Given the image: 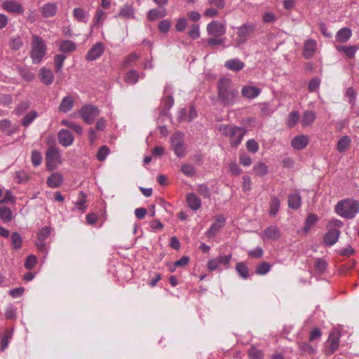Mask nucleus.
<instances>
[{
  "label": "nucleus",
  "instance_id": "a19ab883",
  "mask_svg": "<svg viewBox=\"0 0 359 359\" xmlns=\"http://www.w3.org/2000/svg\"><path fill=\"white\" fill-rule=\"evenodd\" d=\"M118 16L125 18H132L134 16L133 9L130 5H125L123 6L119 13Z\"/></svg>",
  "mask_w": 359,
  "mask_h": 359
},
{
  "label": "nucleus",
  "instance_id": "b1692460",
  "mask_svg": "<svg viewBox=\"0 0 359 359\" xmlns=\"http://www.w3.org/2000/svg\"><path fill=\"white\" fill-rule=\"evenodd\" d=\"M351 34L352 32L349 28L343 27L337 32L335 39L337 42L344 43L349 40Z\"/></svg>",
  "mask_w": 359,
  "mask_h": 359
},
{
  "label": "nucleus",
  "instance_id": "6e6d98bb",
  "mask_svg": "<svg viewBox=\"0 0 359 359\" xmlns=\"http://www.w3.org/2000/svg\"><path fill=\"white\" fill-rule=\"evenodd\" d=\"M246 148L249 151L255 154L259 150V144L254 139H251L247 141Z\"/></svg>",
  "mask_w": 359,
  "mask_h": 359
},
{
  "label": "nucleus",
  "instance_id": "8fccbe9b",
  "mask_svg": "<svg viewBox=\"0 0 359 359\" xmlns=\"http://www.w3.org/2000/svg\"><path fill=\"white\" fill-rule=\"evenodd\" d=\"M30 107V103L28 101L21 102L15 109V114L20 116Z\"/></svg>",
  "mask_w": 359,
  "mask_h": 359
},
{
  "label": "nucleus",
  "instance_id": "4be33fe9",
  "mask_svg": "<svg viewBox=\"0 0 359 359\" xmlns=\"http://www.w3.org/2000/svg\"><path fill=\"white\" fill-rule=\"evenodd\" d=\"M168 15V11L164 7L154 8L149 11L147 18L149 21H154L158 18H163Z\"/></svg>",
  "mask_w": 359,
  "mask_h": 359
},
{
  "label": "nucleus",
  "instance_id": "1a4fd4ad",
  "mask_svg": "<svg viewBox=\"0 0 359 359\" xmlns=\"http://www.w3.org/2000/svg\"><path fill=\"white\" fill-rule=\"evenodd\" d=\"M207 32L209 35H212L215 37L222 36L226 32V27L223 23L217 20H213L208 24Z\"/></svg>",
  "mask_w": 359,
  "mask_h": 359
},
{
  "label": "nucleus",
  "instance_id": "e433bc0d",
  "mask_svg": "<svg viewBox=\"0 0 359 359\" xmlns=\"http://www.w3.org/2000/svg\"><path fill=\"white\" fill-rule=\"evenodd\" d=\"M280 208V201L276 196H271L269 205V215L271 216H275Z\"/></svg>",
  "mask_w": 359,
  "mask_h": 359
},
{
  "label": "nucleus",
  "instance_id": "ddd939ff",
  "mask_svg": "<svg viewBox=\"0 0 359 359\" xmlns=\"http://www.w3.org/2000/svg\"><path fill=\"white\" fill-rule=\"evenodd\" d=\"M57 139L59 143L65 147H69L74 142L72 134L65 129H62L58 132Z\"/></svg>",
  "mask_w": 359,
  "mask_h": 359
},
{
  "label": "nucleus",
  "instance_id": "a878e982",
  "mask_svg": "<svg viewBox=\"0 0 359 359\" xmlns=\"http://www.w3.org/2000/svg\"><path fill=\"white\" fill-rule=\"evenodd\" d=\"M224 66L229 70L238 72L245 67V63L238 59H231L225 62Z\"/></svg>",
  "mask_w": 359,
  "mask_h": 359
},
{
  "label": "nucleus",
  "instance_id": "f257e3e1",
  "mask_svg": "<svg viewBox=\"0 0 359 359\" xmlns=\"http://www.w3.org/2000/svg\"><path fill=\"white\" fill-rule=\"evenodd\" d=\"M217 92L219 100L226 106L233 105L239 98L238 89L228 78L224 77L218 81Z\"/></svg>",
  "mask_w": 359,
  "mask_h": 359
},
{
  "label": "nucleus",
  "instance_id": "412c9836",
  "mask_svg": "<svg viewBox=\"0 0 359 359\" xmlns=\"http://www.w3.org/2000/svg\"><path fill=\"white\" fill-rule=\"evenodd\" d=\"M309 143L307 136L301 135L294 137L291 140V146L297 150H301L305 148Z\"/></svg>",
  "mask_w": 359,
  "mask_h": 359
},
{
  "label": "nucleus",
  "instance_id": "473e14b6",
  "mask_svg": "<svg viewBox=\"0 0 359 359\" xmlns=\"http://www.w3.org/2000/svg\"><path fill=\"white\" fill-rule=\"evenodd\" d=\"M316 118V113L313 111H306L304 113L302 123L304 126L312 124Z\"/></svg>",
  "mask_w": 359,
  "mask_h": 359
},
{
  "label": "nucleus",
  "instance_id": "052dcab7",
  "mask_svg": "<svg viewBox=\"0 0 359 359\" xmlns=\"http://www.w3.org/2000/svg\"><path fill=\"white\" fill-rule=\"evenodd\" d=\"M36 262L37 259L34 255H29L25 262V267L27 269H32L35 266Z\"/></svg>",
  "mask_w": 359,
  "mask_h": 359
},
{
  "label": "nucleus",
  "instance_id": "6e6552de",
  "mask_svg": "<svg viewBox=\"0 0 359 359\" xmlns=\"http://www.w3.org/2000/svg\"><path fill=\"white\" fill-rule=\"evenodd\" d=\"M339 344V336L334 332L330 333L327 340L325 343V354L327 355L333 354L338 349Z\"/></svg>",
  "mask_w": 359,
  "mask_h": 359
},
{
  "label": "nucleus",
  "instance_id": "a18cd8bd",
  "mask_svg": "<svg viewBox=\"0 0 359 359\" xmlns=\"http://www.w3.org/2000/svg\"><path fill=\"white\" fill-rule=\"evenodd\" d=\"M13 337V331L6 330L4 332V337L2 338L1 341V351H4L8 346L9 341Z\"/></svg>",
  "mask_w": 359,
  "mask_h": 359
},
{
  "label": "nucleus",
  "instance_id": "de8ad7c7",
  "mask_svg": "<svg viewBox=\"0 0 359 359\" xmlns=\"http://www.w3.org/2000/svg\"><path fill=\"white\" fill-rule=\"evenodd\" d=\"M50 234V228L45 226L41 228L37 233V238L39 241H43Z\"/></svg>",
  "mask_w": 359,
  "mask_h": 359
},
{
  "label": "nucleus",
  "instance_id": "3c124183",
  "mask_svg": "<svg viewBox=\"0 0 359 359\" xmlns=\"http://www.w3.org/2000/svg\"><path fill=\"white\" fill-rule=\"evenodd\" d=\"M66 58V56L64 55H56L54 57L55 65V72H58L61 70L63 67V62Z\"/></svg>",
  "mask_w": 359,
  "mask_h": 359
},
{
  "label": "nucleus",
  "instance_id": "9d476101",
  "mask_svg": "<svg viewBox=\"0 0 359 359\" xmlns=\"http://www.w3.org/2000/svg\"><path fill=\"white\" fill-rule=\"evenodd\" d=\"M104 51V46L102 42L95 43L88 51L86 55L87 61H94L99 58Z\"/></svg>",
  "mask_w": 359,
  "mask_h": 359
},
{
  "label": "nucleus",
  "instance_id": "c756f323",
  "mask_svg": "<svg viewBox=\"0 0 359 359\" xmlns=\"http://www.w3.org/2000/svg\"><path fill=\"white\" fill-rule=\"evenodd\" d=\"M39 114L36 110H32L27 113L21 120V124L24 127H28L37 117Z\"/></svg>",
  "mask_w": 359,
  "mask_h": 359
},
{
  "label": "nucleus",
  "instance_id": "7c9ffc66",
  "mask_svg": "<svg viewBox=\"0 0 359 359\" xmlns=\"http://www.w3.org/2000/svg\"><path fill=\"white\" fill-rule=\"evenodd\" d=\"M73 15L79 22L86 23L88 21V13L81 8H75Z\"/></svg>",
  "mask_w": 359,
  "mask_h": 359
},
{
  "label": "nucleus",
  "instance_id": "4468645a",
  "mask_svg": "<svg viewBox=\"0 0 359 359\" xmlns=\"http://www.w3.org/2000/svg\"><path fill=\"white\" fill-rule=\"evenodd\" d=\"M317 48V43L314 39H310L305 41L303 50V56L306 59L311 58Z\"/></svg>",
  "mask_w": 359,
  "mask_h": 359
},
{
  "label": "nucleus",
  "instance_id": "423d86ee",
  "mask_svg": "<svg viewBox=\"0 0 359 359\" xmlns=\"http://www.w3.org/2000/svg\"><path fill=\"white\" fill-rule=\"evenodd\" d=\"M100 113V109L91 104L83 106L79 111L80 116L87 124H92Z\"/></svg>",
  "mask_w": 359,
  "mask_h": 359
},
{
  "label": "nucleus",
  "instance_id": "393cba45",
  "mask_svg": "<svg viewBox=\"0 0 359 359\" xmlns=\"http://www.w3.org/2000/svg\"><path fill=\"white\" fill-rule=\"evenodd\" d=\"M63 182V177L60 172L53 173L47 180V184L50 188L59 187Z\"/></svg>",
  "mask_w": 359,
  "mask_h": 359
},
{
  "label": "nucleus",
  "instance_id": "ea45409f",
  "mask_svg": "<svg viewBox=\"0 0 359 359\" xmlns=\"http://www.w3.org/2000/svg\"><path fill=\"white\" fill-rule=\"evenodd\" d=\"M271 269V264L266 262H263L260 264L257 265L256 268V273L259 276L266 275L270 271Z\"/></svg>",
  "mask_w": 359,
  "mask_h": 359
},
{
  "label": "nucleus",
  "instance_id": "c03bdc74",
  "mask_svg": "<svg viewBox=\"0 0 359 359\" xmlns=\"http://www.w3.org/2000/svg\"><path fill=\"white\" fill-rule=\"evenodd\" d=\"M253 170L255 175L258 176L265 175L268 172V167L264 163H259L254 166Z\"/></svg>",
  "mask_w": 359,
  "mask_h": 359
},
{
  "label": "nucleus",
  "instance_id": "f03ea898",
  "mask_svg": "<svg viewBox=\"0 0 359 359\" xmlns=\"http://www.w3.org/2000/svg\"><path fill=\"white\" fill-rule=\"evenodd\" d=\"M335 211L342 217L352 219L359 211V203L353 198L340 201L336 205Z\"/></svg>",
  "mask_w": 359,
  "mask_h": 359
},
{
  "label": "nucleus",
  "instance_id": "0eeeda50",
  "mask_svg": "<svg viewBox=\"0 0 359 359\" xmlns=\"http://www.w3.org/2000/svg\"><path fill=\"white\" fill-rule=\"evenodd\" d=\"M171 147L175 154L182 158L185 155V147L184 142V135L180 132H175L171 137Z\"/></svg>",
  "mask_w": 359,
  "mask_h": 359
},
{
  "label": "nucleus",
  "instance_id": "7ed1b4c3",
  "mask_svg": "<svg viewBox=\"0 0 359 359\" xmlns=\"http://www.w3.org/2000/svg\"><path fill=\"white\" fill-rule=\"evenodd\" d=\"M32 39L30 57L33 63L39 64L46 55V46L43 39L39 36L34 35Z\"/></svg>",
  "mask_w": 359,
  "mask_h": 359
},
{
  "label": "nucleus",
  "instance_id": "cd10ccee",
  "mask_svg": "<svg viewBox=\"0 0 359 359\" xmlns=\"http://www.w3.org/2000/svg\"><path fill=\"white\" fill-rule=\"evenodd\" d=\"M74 105V100L72 97L69 96L65 97L60 106L59 109L60 111L66 113L72 109Z\"/></svg>",
  "mask_w": 359,
  "mask_h": 359
},
{
  "label": "nucleus",
  "instance_id": "69168bd1",
  "mask_svg": "<svg viewBox=\"0 0 359 359\" xmlns=\"http://www.w3.org/2000/svg\"><path fill=\"white\" fill-rule=\"evenodd\" d=\"M217 259L219 261V264H223L226 266V268L229 267L230 261L231 259V255H220L217 257Z\"/></svg>",
  "mask_w": 359,
  "mask_h": 359
},
{
  "label": "nucleus",
  "instance_id": "49530a36",
  "mask_svg": "<svg viewBox=\"0 0 359 359\" xmlns=\"http://www.w3.org/2000/svg\"><path fill=\"white\" fill-rule=\"evenodd\" d=\"M31 161H32V164L35 167L40 165L41 163V161H42L41 154L36 150L32 151V156H31Z\"/></svg>",
  "mask_w": 359,
  "mask_h": 359
},
{
  "label": "nucleus",
  "instance_id": "39448f33",
  "mask_svg": "<svg viewBox=\"0 0 359 359\" xmlns=\"http://www.w3.org/2000/svg\"><path fill=\"white\" fill-rule=\"evenodd\" d=\"M62 162L59 148L49 147L46 152V164L47 169L50 171L55 169Z\"/></svg>",
  "mask_w": 359,
  "mask_h": 359
},
{
  "label": "nucleus",
  "instance_id": "c9c22d12",
  "mask_svg": "<svg viewBox=\"0 0 359 359\" xmlns=\"http://www.w3.org/2000/svg\"><path fill=\"white\" fill-rule=\"evenodd\" d=\"M13 218V212L9 208H0V219L5 223L9 222Z\"/></svg>",
  "mask_w": 359,
  "mask_h": 359
},
{
  "label": "nucleus",
  "instance_id": "bf43d9fd",
  "mask_svg": "<svg viewBox=\"0 0 359 359\" xmlns=\"http://www.w3.org/2000/svg\"><path fill=\"white\" fill-rule=\"evenodd\" d=\"M171 26V22L169 20H163L158 24V29L162 33H167Z\"/></svg>",
  "mask_w": 359,
  "mask_h": 359
},
{
  "label": "nucleus",
  "instance_id": "2eb2a0df",
  "mask_svg": "<svg viewBox=\"0 0 359 359\" xmlns=\"http://www.w3.org/2000/svg\"><path fill=\"white\" fill-rule=\"evenodd\" d=\"M280 236V230L276 226H270L261 233V237L263 240L270 239L276 241Z\"/></svg>",
  "mask_w": 359,
  "mask_h": 359
},
{
  "label": "nucleus",
  "instance_id": "603ef678",
  "mask_svg": "<svg viewBox=\"0 0 359 359\" xmlns=\"http://www.w3.org/2000/svg\"><path fill=\"white\" fill-rule=\"evenodd\" d=\"M109 154V149L107 146L101 147L97 154V158L99 161L105 160L107 155Z\"/></svg>",
  "mask_w": 359,
  "mask_h": 359
},
{
  "label": "nucleus",
  "instance_id": "6ab92c4d",
  "mask_svg": "<svg viewBox=\"0 0 359 359\" xmlns=\"http://www.w3.org/2000/svg\"><path fill=\"white\" fill-rule=\"evenodd\" d=\"M40 11L43 17L51 18L57 13V6L55 3L48 2L41 8Z\"/></svg>",
  "mask_w": 359,
  "mask_h": 359
},
{
  "label": "nucleus",
  "instance_id": "338daca9",
  "mask_svg": "<svg viewBox=\"0 0 359 359\" xmlns=\"http://www.w3.org/2000/svg\"><path fill=\"white\" fill-rule=\"evenodd\" d=\"M299 348L302 351L309 354H313L316 353V349L308 343H299Z\"/></svg>",
  "mask_w": 359,
  "mask_h": 359
},
{
  "label": "nucleus",
  "instance_id": "f8f14e48",
  "mask_svg": "<svg viewBox=\"0 0 359 359\" xmlns=\"http://www.w3.org/2000/svg\"><path fill=\"white\" fill-rule=\"evenodd\" d=\"M2 8L7 12L21 14L24 12L22 4L14 0H6L3 2Z\"/></svg>",
  "mask_w": 359,
  "mask_h": 359
},
{
  "label": "nucleus",
  "instance_id": "5701e85b",
  "mask_svg": "<svg viewBox=\"0 0 359 359\" xmlns=\"http://www.w3.org/2000/svg\"><path fill=\"white\" fill-rule=\"evenodd\" d=\"M187 203L189 208L193 210H197L201 207V199L194 193L187 195Z\"/></svg>",
  "mask_w": 359,
  "mask_h": 359
},
{
  "label": "nucleus",
  "instance_id": "680f3d73",
  "mask_svg": "<svg viewBox=\"0 0 359 359\" xmlns=\"http://www.w3.org/2000/svg\"><path fill=\"white\" fill-rule=\"evenodd\" d=\"M346 96L348 98L349 103L353 106L355 102L356 93L353 88H348L346 92Z\"/></svg>",
  "mask_w": 359,
  "mask_h": 359
},
{
  "label": "nucleus",
  "instance_id": "58836bf2",
  "mask_svg": "<svg viewBox=\"0 0 359 359\" xmlns=\"http://www.w3.org/2000/svg\"><path fill=\"white\" fill-rule=\"evenodd\" d=\"M11 245L14 250H18L22 247V239L20 233L13 232L11 234Z\"/></svg>",
  "mask_w": 359,
  "mask_h": 359
},
{
  "label": "nucleus",
  "instance_id": "dca6fc26",
  "mask_svg": "<svg viewBox=\"0 0 359 359\" xmlns=\"http://www.w3.org/2000/svg\"><path fill=\"white\" fill-rule=\"evenodd\" d=\"M340 231L337 229H328V231L324 236L323 242L325 245L331 246L335 244L339 237Z\"/></svg>",
  "mask_w": 359,
  "mask_h": 359
},
{
  "label": "nucleus",
  "instance_id": "aec40b11",
  "mask_svg": "<svg viewBox=\"0 0 359 359\" xmlns=\"http://www.w3.org/2000/svg\"><path fill=\"white\" fill-rule=\"evenodd\" d=\"M39 77L45 85H50L53 82L54 75L52 71L46 67H41L39 70Z\"/></svg>",
  "mask_w": 359,
  "mask_h": 359
},
{
  "label": "nucleus",
  "instance_id": "9b49d317",
  "mask_svg": "<svg viewBox=\"0 0 359 359\" xmlns=\"http://www.w3.org/2000/svg\"><path fill=\"white\" fill-rule=\"evenodd\" d=\"M255 27L252 25L245 24L238 27L237 32V41L238 43H244L248 36L254 31Z\"/></svg>",
  "mask_w": 359,
  "mask_h": 359
},
{
  "label": "nucleus",
  "instance_id": "20e7f679",
  "mask_svg": "<svg viewBox=\"0 0 359 359\" xmlns=\"http://www.w3.org/2000/svg\"><path fill=\"white\" fill-rule=\"evenodd\" d=\"M219 130L224 135L230 138V144L234 147H237L241 144L244 137V133L242 132L241 128L238 127L222 125Z\"/></svg>",
  "mask_w": 359,
  "mask_h": 359
},
{
  "label": "nucleus",
  "instance_id": "774afa93",
  "mask_svg": "<svg viewBox=\"0 0 359 359\" xmlns=\"http://www.w3.org/2000/svg\"><path fill=\"white\" fill-rule=\"evenodd\" d=\"M343 226V222L338 219H334L329 222V223L327 225V229H339Z\"/></svg>",
  "mask_w": 359,
  "mask_h": 359
},
{
  "label": "nucleus",
  "instance_id": "f704fd0d",
  "mask_svg": "<svg viewBox=\"0 0 359 359\" xmlns=\"http://www.w3.org/2000/svg\"><path fill=\"white\" fill-rule=\"evenodd\" d=\"M140 78L139 73L136 70H130L126 73L124 81L129 84L136 83Z\"/></svg>",
  "mask_w": 359,
  "mask_h": 359
},
{
  "label": "nucleus",
  "instance_id": "09e8293b",
  "mask_svg": "<svg viewBox=\"0 0 359 359\" xmlns=\"http://www.w3.org/2000/svg\"><path fill=\"white\" fill-rule=\"evenodd\" d=\"M188 34L193 39H196L200 37V27L197 24L191 25Z\"/></svg>",
  "mask_w": 359,
  "mask_h": 359
},
{
  "label": "nucleus",
  "instance_id": "5fc2aeb1",
  "mask_svg": "<svg viewBox=\"0 0 359 359\" xmlns=\"http://www.w3.org/2000/svg\"><path fill=\"white\" fill-rule=\"evenodd\" d=\"M197 191L205 198H209L210 196V190L208 187L204 184L198 186Z\"/></svg>",
  "mask_w": 359,
  "mask_h": 359
},
{
  "label": "nucleus",
  "instance_id": "e2e57ef3",
  "mask_svg": "<svg viewBox=\"0 0 359 359\" xmlns=\"http://www.w3.org/2000/svg\"><path fill=\"white\" fill-rule=\"evenodd\" d=\"M181 171L187 176H192L195 173L194 168L189 164H184L182 165Z\"/></svg>",
  "mask_w": 359,
  "mask_h": 359
},
{
  "label": "nucleus",
  "instance_id": "864d4df0",
  "mask_svg": "<svg viewBox=\"0 0 359 359\" xmlns=\"http://www.w3.org/2000/svg\"><path fill=\"white\" fill-rule=\"evenodd\" d=\"M139 58V55L136 53H130L129 55L126 57L123 61V67H127L130 66L133 63L135 62Z\"/></svg>",
  "mask_w": 359,
  "mask_h": 359
},
{
  "label": "nucleus",
  "instance_id": "4c0bfd02",
  "mask_svg": "<svg viewBox=\"0 0 359 359\" xmlns=\"http://www.w3.org/2000/svg\"><path fill=\"white\" fill-rule=\"evenodd\" d=\"M351 143L350 138L345 135L339 139L337 143V149L340 153L346 151Z\"/></svg>",
  "mask_w": 359,
  "mask_h": 359
},
{
  "label": "nucleus",
  "instance_id": "a211bd4d",
  "mask_svg": "<svg viewBox=\"0 0 359 359\" xmlns=\"http://www.w3.org/2000/svg\"><path fill=\"white\" fill-rule=\"evenodd\" d=\"M226 219L223 215L217 217L216 222L213 223L207 231L208 236H214L225 224Z\"/></svg>",
  "mask_w": 359,
  "mask_h": 359
},
{
  "label": "nucleus",
  "instance_id": "0e129e2a",
  "mask_svg": "<svg viewBox=\"0 0 359 359\" xmlns=\"http://www.w3.org/2000/svg\"><path fill=\"white\" fill-rule=\"evenodd\" d=\"M187 26V21L185 18H180L175 24V29L177 32L184 31Z\"/></svg>",
  "mask_w": 359,
  "mask_h": 359
},
{
  "label": "nucleus",
  "instance_id": "f3484780",
  "mask_svg": "<svg viewBox=\"0 0 359 359\" xmlns=\"http://www.w3.org/2000/svg\"><path fill=\"white\" fill-rule=\"evenodd\" d=\"M260 93L261 90L259 88L252 86H244L241 90L243 97L250 100L256 98Z\"/></svg>",
  "mask_w": 359,
  "mask_h": 359
},
{
  "label": "nucleus",
  "instance_id": "c85d7f7f",
  "mask_svg": "<svg viewBox=\"0 0 359 359\" xmlns=\"http://www.w3.org/2000/svg\"><path fill=\"white\" fill-rule=\"evenodd\" d=\"M76 43L69 40L62 41L59 47L60 51L62 53H71L76 50Z\"/></svg>",
  "mask_w": 359,
  "mask_h": 359
},
{
  "label": "nucleus",
  "instance_id": "2f4dec72",
  "mask_svg": "<svg viewBox=\"0 0 359 359\" xmlns=\"http://www.w3.org/2000/svg\"><path fill=\"white\" fill-rule=\"evenodd\" d=\"M318 221V217L316 215L310 213L306 217L305 225L304 226V231L308 233L311 227Z\"/></svg>",
  "mask_w": 359,
  "mask_h": 359
},
{
  "label": "nucleus",
  "instance_id": "37998d69",
  "mask_svg": "<svg viewBox=\"0 0 359 359\" xmlns=\"http://www.w3.org/2000/svg\"><path fill=\"white\" fill-rule=\"evenodd\" d=\"M314 266L316 272L322 274L327 269V262L323 259H318L314 262Z\"/></svg>",
  "mask_w": 359,
  "mask_h": 359
},
{
  "label": "nucleus",
  "instance_id": "13d9d810",
  "mask_svg": "<svg viewBox=\"0 0 359 359\" xmlns=\"http://www.w3.org/2000/svg\"><path fill=\"white\" fill-rule=\"evenodd\" d=\"M106 16L107 15L104 11L100 8L97 9L94 17L95 25H99L100 22H103Z\"/></svg>",
  "mask_w": 359,
  "mask_h": 359
},
{
  "label": "nucleus",
  "instance_id": "bb28decb",
  "mask_svg": "<svg viewBox=\"0 0 359 359\" xmlns=\"http://www.w3.org/2000/svg\"><path fill=\"white\" fill-rule=\"evenodd\" d=\"M302 205V198L298 193L291 194L288 196V206L293 210L299 209Z\"/></svg>",
  "mask_w": 359,
  "mask_h": 359
},
{
  "label": "nucleus",
  "instance_id": "79ce46f5",
  "mask_svg": "<svg viewBox=\"0 0 359 359\" xmlns=\"http://www.w3.org/2000/svg\"><path fill=\"white\" fill-rule=\"evenodd\" d=\"M299 114L298 111H292L290 113L287 121V125L289 128L294 127L299 121Z\"/></svg>",
  "mask_w": 359,
  "mask_h": 359
},
{
  "label": "nucleus",
  "instance_id": "4d7b16f0",
  "mask_svg": "<svg viewBox=\"0 0 359 359\" xmlns=\"http://www.w3.org/2000/svg\"><path fill=\"white\" fill-rule=\"evenodd\" d=\"M19 72L20 76L26 81H31L35 77L34 74L27 69H20Z\"/></svg>",
  "mask_w": 359,
  "mask_h": 359
},
{
  "label": "nucleus",
  "instance_id": "72a5a7b5",
  "mask_svg": "<svg viewBox=\"0 0 359 359\" xmlns=\"http://www.w3.org/2000/svg\"><path fill=\"white\" fill-rule=\"evenodd\" d=\"M236 270L239 276L243 279H247L250 276L249 269L247 265L243 262L237 263Z\"/></svg>",
  "mask_w": 359,
  "mask_h": 359
}]
</instances>
